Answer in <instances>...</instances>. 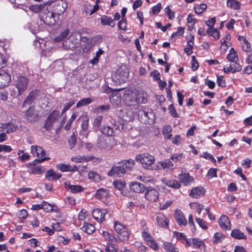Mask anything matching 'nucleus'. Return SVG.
Instances as JSON below:
<instances>
[{"instance_id":"nucleus-1","label":"nucleus","mask_w":252,"mask_h":252,"mask_svg":"<svg viewBox=\"0 0 252 252\" xmlns=\"http://www.w3.org/2000/svg\"><path fill=\"white\" fill-rule=\"evenodd\" d=\"M49 5L46 4H36L32 5L29 6V9L34 13H38L41 11L40 15V19L45 24L51 26L55 24L54 14L50 12L49 9L51 8Z\"/></svg>"},{"instance_id":"nucleus-2","label":"nucleus","mask_w":252,"mask_h":252,"mask_svg":"<svg viewBox=\"0 0 252 252\" xmlns=\"http://www.w3.org/2000/svg\"><path fill=\"white\" fill-rule=\"evenodd\" d=\"M136 161L139 162L143 168L147 170H158L159 166L155 165V158L154 156L148 154H139L136 156Z\"/></svg>"},{"instance_id":"nucleus-3","label":"nucleus","mask_w":252,"mask_h":252,"mask_svg":"<svg viewBox=\"0 0 252 252\" xmlns=\"http://www.w3.org/2000/svg\"><path fill=\"white\" fill-rule=\"evenodd\" d=\"M114 229L117 233V239L116 242L120 243L127 241L129 238L130 232L125 225L118 221H114Z\"/></svg>"},{"instance_id":"nucleus-4","label":"nucleus","mask_w":252,"mask_h":252,"mask_svg":"<svg viewBox=\"0 0 252 252\" xmlns=\"http://www.w3.org/2000/svg\"><path fill=\"white\" fill-rule=\"evenodd\" d=\"M128 75L129 72L126 67L125 66H121L113 74L112 78L117 83H122L127 80Z\"/></svg>"},{"instance_id":"nucleus-5","label":"nucleus","mask_w":252,"mask_h":252,"mask_svg":"<svg viewBox=\"0 0 252 252\" xmlns=\"http://www.w3.org/2000/svg\"><path fill=\"white\" fill-rule=\"evenodd\" d=\"M67 7V3L65 1L63 0H59L53 3V12L54 14L58 15L63 14L66 10ZM51 12V11H50ZM55 19L56 20V18Z\"/></svg>"},{"instance_id":"nucleus-6","label":"nucleus","mask_w":252,"mask_h":252,"mask_svg":"<svg viewBox=\"0 0 252 252\" xmlns=\"http://www.w3.org/2000/svg\"><path fill=\"white\" fill-rule=\"evenodd\" d=\"M15 83L18 91V94L20 95L27 89L28 80L25 77L19 76L17 77Z\"/></svg>"},{"instance_id":"nucleus-7","label":"nucleus","mask_w":252,"mask_h":252,"mask_svg":"<svg viewBox=\"0 0 252 252\" xmlns=\"http://www.w3.org/2000/svg\"><path fill=\"white\" fill-rule=\"evenodd\" d=\"M146 189V192L145 194L146 199L151 202L157 201L159 197L158 190L151 187H148Z\"/></svg>"},{"instance_id":"nucleus-8","label":"nucleus","mask_w":252,"mask_h":252,"mask_svg":"<svg viewBox=\"0 0 252 252\" xmlns=\"http://www.w3.org/2000/svg\"><path fill=\"white\" fill-rule=\"evenodd\" d=\"M138 115L144 119L145 122L149 124H153L155 120V115L151 110H146L145 109L140 110Z\"/></svg>"},{"instance_id":"nucleus-9","label":"nucleus","mask_w":252,"mask_h":252,"mask_svg":"<svg viewBox=\"0 0 252 252\" xmlns=\"http://www.w3.org/2000/svg\"><path fill=\"white\" fill-rule=\"evenodd\" d=\"M60 115V111L59 110H54L47 117L44 127L46 129L51 128L53 123H55L56 120L58 118Z\"/></svg>"},{"instance_id":"nucleus-10","label":"nucleus","mask_w":252,"mask_h":252,"mask_svg":"<svg viewBox=\"0 0 252 252\" xmlns=\"http://www.w3.org/2000/svg\"><path fill=\"white\" fill-rule=\"evenodd\" d=\"M81 130L80 131V135L82 136V138L88 137L89 132L88 130L89 118L87 115H83L82 117Z\"/></svg>"},{"instance_id":"nucleus-11","label":"nucleus","mask_w":252,"mask_h":252,"mask_svg":"<svg viewBox=\"0 0 252 252\" xmlns=\"http://www.w3.org/2000/svg\"><path fill=\"white\" fill-rule=\"evenodd\" d=\"M126 172L125 167L123 166V164L120 163V166H114L108 172L109 176H118L122 177Z\"/></svg>"},{"instance_id":"nucleus-12","label":"nucleus","mask_w":252,"mask_h":252,"mask_svg":"<svg viewBox=\"0 0 252 252\" xmlns=\"http://www.w3.org/2000/svg\"><path fill=\"white\" fill-rule=\"evenodd\" d=\"M178 179L185 186H189L194 183V179L188 173H182L178 175Z\"/></svg>"},{"instance_id":"nucleus-13","label":"nucleus","mask_w":252,"mask_h":252,"mask_svg":"<svg viewBox=\"0 0 252 252\" xmlns=\"http://www.w3.org/2000/svg\"><path fill=\"white\" fill-rule=\"evenodd\" d=\"M129 187L132 191L137 193L144 192L146 189L144 185L137 182H131Z\"/></svg>"},{"instance_id":"nucleus-14","label":"nucleus","mask_w":252,"mask_h":252,"mask_svg":"<svg viewBox=\"0 0 252 252\" xmlns=\"http://www.w3.org/2000/svg\"><path fill=\"white\" fill-rule=\"evenodd\" d=\"M25 119L30 123L35 122L38 119V115L34 108L30 107L25 112Z\"/></svg>"},{"instance_id":"nucleus-15","label":"nucleus","mask_w":252,"mask_h":252,"mask_svg":"<svg viewBox=\"0 0 252 252\" xmlns=\"http://www.w3.org/2000/svg\"><path fill=\"white\" fill-rule=\"evenodd\" d=\"M107 211L104 209H95L93 212V216L97 221L101 222L105 220V215Z\"/></svg>"},{"instance_id":"nucleus-16","label":"nucleus","mask_w":252,"mask_h":252,"mask_svg":"<svg viewBox=\"0 0 252 252\" xmlns=\"http://www.w3.org/2000/svg\"><path fill=\"white\" fill-rule=\"evenodd\" d=\"M158 225L162 228H166L168 226L169 220L167 217L163 214H158L156 218Z\"/></svg>"},{"instance_id":"nucleus-17","label":"nucleus","mask_w":252,"mask_h":252,"mask_svg":"<svg viewBox=\"0 0 252 252\" xmlns=\"http://www.w3.org/2000/svg\"><path fill=\"white\" fill-rule=\"evenodd\" d=\"M175 219L179 225L185 226L187 224V220L183 213L178 209L175 211Z\"/></svg>"},{"instance_id":"nucleus-18","label":"nucleus","mask_w":252,"mask_h":252,"mask_svg":"<svg viewBox=\"0 0 252 252\" xmlns=\"http://www.w3.org/2000/svg\"><path fill=\"white\" fill-rule=\"evenodd\" d=\"M11 80L10 76L3 70H0V88L7 86Z\"/></svg>"},{"instance_id":"nucleus-19","label":"nucleus","mask_w":252,"mask_h":252,"mask_svg":"<svg viewBox=\"0 0 252 252\" xmlns=\"http://www.w3.org/2000/svg\"><path fill=\"white\" fill-rule=\"evenodd\" d=\"M26 166L30 169V172L33 174H41L45 170L43 166H36L33 163H27Z\"/></svg>"},{"instance_id":"nucleus-20","label":"nucleus","mask_w":252,"mask_h":252,"mask_svg":"<svg viewBox=\"0 0 252 252\" xmlns=\"http://www.w3.org/2000/svg\"><path fill=\"white\" fill-rule=\"evenodd\" d=\"M205 191V190L203 188L198 187L192 188L189 193V195L194 198H198L204 195Z\"/></svg>"},{"instance_id":"nucleus-21","label":"nucleus","mask_w":252,"mask_h":252,"mask_svg":"<svg viewBox=\"0 0 252 252\" xmlns=\"http://www.w3.org/2000/svg\"><path fill=\"white\" fill-rule=\"evenodd\" d=\"M0 128L1 131L9 133L15 131L18 129V126L12 123H1L0 124Z\"/></svg>"},{"instance_id":"nucleus-22","label":"nucleus","mask_w":252,"mask_h":252,"mask_svg":"<svg viewBox=\"0 0 252 252\" xmlns=\"http://www.w3.org/2000/svg\"><path fill=\"white\" fill-rule=\"evenodd\" d=\"M220 227L223 229L229 230L231 228V223L229 218L226 215H222L219 220Z\"/></svg>"},{"instance_id":"nucleus-23","label":"nucleus","mask_w":252,"mask_h":252,"mask_svg":"<svg viewBox=\"0 0 252 252\" xmlns=\"http://www.w3.org/2000/svg\"><path fill=\"white\" fill-rule=\"evenodd\" d=\"M95 197L96 198L104 202L107 200L109 197L108 190L107 189H100L96 191Z\"/></svg>"},{"instance_id":"nucleus-24","label":"nucleus","mask_w":252,"mask_h":252,"mask_svg":"<svg viewBox=\"0 0 252 252\" xmlns=\"http://www.w3.org/2000/svg\"><path fill=\"white\" fill-rule=\"evenodd\" d=\"M157 166H159V168L158 170L161 169L172 170L174 168V164L170 159H167L164 161H158L157 162Z\"/></svg>"},{"instance_id":"nucleus-25","label":"nucleus","mask_w":252,"mask_h":252,"mask_svg":"<svg viewBox=\"0 0 252 252\" xmlns=\"http://www.w3.org/2000/svg\"><path fill=\"white\" fill-rule=\"evenodd\" d=\"M57 167L62 172H74L78 170V167L76 165L71 166L69 164H58Z\"/></svg>"},{"instance_id":"nucleus-26","label":"nucleus","mask_w":252,"mask_h":252,"mask_svg":"<svg viewBox=\"0 0 252 252\" xmlns=\"http://www.w3.org/2000/svg\"><path fill=\"white\" fill-rule=\"evenodd\" d=\"M135 95H136V98H135V100H136V104L146 103L147 99L145 94L134 90L133 96H135Z\"/></svg>"},{"instance_id":"nucleus-27","label":"nucleus","mask_w":252,"mask_h":252,"mask_svg":"<svg viewBox=\"0 0 252 252\" xmlns=\"http://www.w3.org/2000/svg\"><path fill=\"white\" fill-rule=\"evenodd\" d=\"M97 145L98 147L105 150H109L111 149L109 145V141L105 139L103 137L100 136L97 141Z\"/></svg>"},{"instance_id":"nucleus-28","label":"nucleus","mask_w":252,"mask_h":252,"mask_svg":"<svg viewBox=\"0 0 252 252\" xmlns=\"http://www.w3.org/2000/svg\"><path fill=\"white\" fill-rule=\"evenodd\" d=\"M61 176V174L55 172L53 169L47 170L45 173V177L49 181H56L59 179Z\"/></svg>"},{"instance_id":"nucleus-29","label":"nucleus","mask_w":252,"mask_h":252,"mask_svg":"<svg viewBox=\"0 0 252 252\" xmlns=\"http://www.w3.org/2000/svg\"><path fill=\"white\" fill-rule=\"evenodd\" d=\"M65 188L69 190L72 193H77L83 190V188L80 185H72L68 182L64 183Z\"/></svg>"},{"instance_id":"nucleus-30","label":"nucleus","mask_w":252,"mask_h":252,"mask_svg":"<svg viewBox=\"0 0 252 252\" xmlns=\"http://www.w3.org/2000/svg\"><path fill=\"white\" fill-rule=\"evenodd\" d=\"M31 153L38 157H42L45 154L43 149L37 145H33L31 147Z\"/></svg>"},{"instance_id":"nucleus-31","label":"nucleus","mask_w":252,"mask_h":252,"mask_svg":"<svg viewBox=\"0 0 252 252\" xmlns=\"http://www.w3.org/2000/svg\"><path fill=\"white\" fill-rule=\"evenodd\" d=\"M162 181L165 185L170 188L179 189L181 187L180 183L176 180L164 179Z\"/></svg>"},{"instance_id":"nucleus-32","label":"nucleus","mask_w":252,"mask_h":252,"mask_svg":"<svg viewBox=\"0 0 252 252\" xmlns=\"http://www.w3.org/2000/svg\"><path fill=\"white\" fill-rule=\"evenodd\" d=\"M230 235L234 239L238 240L247 239V236L239 229H233L231 231Z\"/></svg>"},{"instance_id":"nucleus-33","label":"nucleus","mask_w":252,"mask_h":252,"mask_svg":"<svg viewBox=\"0 0 252 252\" xmlns=\"http://www.w3.org/2000/svg\"><path fill=\"white\" fill-rule=\"evenodd\" d=\"M227 59L231 62H238L239 58L236 51L233 48H231L226 57Z\"/></svg>"},{"instance_id":"nucleus-34","label":"nucleus","mask_w":252,"mask_h":252,"mask_svg":"<svg viewBox=\"0 0 252 252\" xmlns=\"http://www.w3.org/2000/svg\"><path fill=\"white\" fill-rule=\"evenodd\" d=\"M238 40L241 42L242 50L246 52H250L251 51L250 44L246 40V38L244 36H239Z\"/></svg>"},{"instance_id":"nucleus-35","label":"nucleus","mask_w":252,"mask_h":252,"mask_svg":"<svg viewBox=\"0 0 252 252\" xmlns=\"http://www.w3.org/2000/svg\"><path fill=\"white\" fill-rule=\"evenodd\" d=\"M227 6L234 10H239L241 8V3L236 0H227Z\"/></svg>"},{"instance_id":"nucleus-36","label":"nucleus","mask_w":252,"mask_h":252,"mask_svg":"<svg viewBox=\"0 0 252 252\" xmlns=\"http://www.w3.org/2000/svg\"><path fill=\"white\" fill-rule=\"evenodd\" d=\"M192 244L193 248H198L202 250L205 247L204 243L199 238H192Z\"/></svg>"},{"instance_id":"nucleus-37","label":"nucleus","mask_w":252,"mask_h":252,"mask_svg":"<svg viewBox=\"0 0 252 252\" xmlns=\"http://www.w3.org/2000/svg\"><path fill=\"white\" fill-rule=\"evenodd\" d=\"M123 166L125 167L126 171L127 170H131L135 165V161L133 159H129L128 160H123L121 163Z\"/></svg>"},{"instance_id":"nucleus-38","label":"nucleus","mask_w":252,"mask_h":252,"mask_svg":"<svg viewBox=\"0 0 252 252\" xmlns=\"http://www.w3.org/2000/svg\"><path fill=\"white\" fill-rule=\"evenodd\" d=\"M82 229L87 234H92L95 230V227L91 223H85Z\"/></svg>"},{"instance_id":"nucleus-39","label":"nucleus","mask_w":252,"mask_h":252,"mask_svg":"<svg viewBox=\"0 0 252 252\" xmlns=\"http://www.w3.org/2000/svg\"><path fill=\"white\" fill-rule=\"evenodd\" d=\"M102 235L106 241L109 242V243L113 241L116 242V240L117 239V237H115L108 231H103Z\"/></svg>"},{"instance_id":"nucleus-40","label":"nucleus","mask_w":252,"mask_h":252,"mask_svg":"<svg viewBox=\"0 0 252 252\" xmlns=\"http://www.w3.org/2000/svg\"><path fill=\"white\" fill-rule=\"evenodd\" d=\"M100 130L102 134L109 136H113L114 134L113 128L107 126H103Z\"/></svg>"},{"instance_id":"nucleus-41","label":"nucleus","mask_w":252,"mask_h":252,"mask_svg":"<svg viewBox=\"0 0 252 252\" xmlns=\"http://www.w3.org/2000/svg\"><path fill=\"white\" fill-rule=\"evenodd\" d=\"M88 178L90 180L94 181V182H99L101 180L100 175L95 171H91L89 172Z\"/></svg>"},{"instance_id":"nucleus-42","label":"nucleus","mask_w":252,"mask_h":252,"mask_svg":"<svg viewBox=\"0 0 252 252\" xmlns=\"http://www.w3.org/2000/svg\"><path fill=\"white\" fill-rule=\"evenodd\" d=\"M78 116V113L77 112H73L72 114L71 118L68 120L66 124L64 126V129L66 130H69L71 126L72 122L76 119Z\"/></svg>"},{"instance_id":"nucleus-43","label":"nucleus","mask_w":252,"mask_h":252,"mask_svg":"<svg viewBox=\"0 0 252 252\" xmlns=\"http://www.w3.org/2000/svg\"><path fill=\"white\" fill-rule=\"evenodd\" d=\"M225 238V235L220 232H217L215 233L213 238V242L215 244H218L222 242V241Z\"/></svg>"},{"instance_id":"nucleus-44","label":"nucleus","mask_w":252,"mask_h":252,"mask_svg":"<svg viewBox=\"0 0 252 252\" xmlns=\"http://www.w3.org/2000/svg\"><path fill=\"white\" fill-rule=\"evenodd\" d=\"M189 206L192 209L195 210L198 215L200 214L202 210L204 208L203 205L198 203H190Z\"/></svg>"},{"instance_id":"nucleus-45","label":"nucleus","mask_w":252,"mask_h":252,"mask_svg":"<svg viewBox=\"0 0 252 252\" xmlns=\"http://www.w3.org/2000/svg\"><path fill=\"white\" fill-rule=\"evenodd\" d=\"M206 8L207 5L204 3H202L199 5H196L194 6V11L196 14H201Z\"/></svg>"},{"instance_id":"nucleus-46","label":"nucleus","mask_w":252,"mask_h":252,"mask_svg":"<svg viewBox=\"0 0 252 252\" xmlns=\"http://www.w3.org/2000/svg\"><path fill=\"white\" fill-rule=\"evenodd\" d=\"M118 248L117 245L112 243H108L105 248L106 252H117Z\"/></svg>"},{"instance_id":"nucleus-47","label":"nucleus","mask_w":252,"mask_h":252,"mask_svg":"<svg viewBox=\"0 0 252 252\" xmlns=\"http://www.w3.org/2000/svg\"><path fill=\"white\" fill-rule=\"evenodd\" d=\"M101 23L103 25L111 26L113 23V20L111 17L103 16L100 18Z\"/></svg>"},{"instance_id":"nucleus-48","label":"nucleus","mask_w":252,"mask_h":252,"mask_svg":"<svg viewBox=\"0 0 252 252\" xmlns=\"http://www.w3.org/2000/svg\"><path fill=\"white\" fill-rule=\"evenodd\" d=\"M206 32L210 36L214 37L215 39L219 38V32L217 29H215L214 28H209Z\"/></svg>"},{"instance_id":"nucleus-49","label":"nucleus","mask_w":252,"mask_h":252,"mask_svg":"<svg viewBox=\"0 0 252 252\" xmlns=\"http://www.w3.org/2000/svg\"><path fill=\"white\" fill-rule=\"evenodd\" d=\"M146 243L151 249L155 251H158L159 249V247L157 241L153 238Z\"/></svg>"},{"instance_id":"nucleus-50","label":"nucleus","mask_w":252,"mask_h":252,"mask_svg":"<svg viewBox=\"0 0 252 252\" xmlns=\"http://www.w3.org/2000/svg\"><path fill=\"white\" fill-rule=\"evenodd\" d=\"M93 101V99L91 98H84L80 100L77 102L76 104L77 107H80L86 105L87 104H90Z\"/></svg>"},{"instance_id":"nucleus-51","label":"nucleus","mask_w":252,"mask_h":252,"mask_svg":"<svg viewBox=\"0 0 252 252\" xmlns=\"http://www.w3.org/2000/svg\"><path fill=\"white\" fill-rule=\"evenodd\" d=\"M134 93V90L131 91L130 94H127V96L126 97V101H129L130 103L128 104L129 105H135L136 103V100H135V98H136V95L135 96H133V94Z\"/></svg>"},{"instance_id":"nucleus-52","label":"nucleus","mask_w":252,"mask_h":252,"mask_svg":"<svg viewBox=\"0 0 252 252\" xmlns=\"http://www.w3.org/2000/svg\"><path fill=\"white\" fill-rule=\"evenodd\" d=\"M87 156H76L75 157H73L71 158V161L75 162H83L84 161H87Z\"/></svg>"},{"instance_id":"nucleus-53","label":"nucleus","mask_w":252,"mask_h":252,"mask_svg":"<svg viewBox=\"0 0 252 252\" xmlns=\"http://www.w3.org/2000/svg\"><path fill=\"white\" fill-rule=\"evenodd\" d=\"M48 205L49 206V204L45 201H44L41 204H35L33 205L32 207V210H38L40 209H45V206Z\"/></svg>"},{"instance_id":"nucleus-54","label":"nucleus","mask_w":252,"mask_h":252,"mask_svg":"<svg viewBox=\"0 0 252 252\" xmlns=\"http://www.w3.org/2000/svg\"><path fill=\"white\" fill-rule=\"evenodd\" d=\"M113 184L115 187L119 190L123 189L126 186L125 182L122 180L114 181Z\"/></svg>"},{"instance_id":"nucleus-55","label":"nucleus","mask_w":252,"mask_h":252,"mask_svg":"<svg viewBox=\"0 0 252 252\" xmlns=\"http://www.w3.org/2000/svg\"><path fill=\"white\" fill-rule=\"evenodd\" d=\"M35 93L32 92L30 93L26 100L24 101L23 106L25 105L26 104H31L32 101L35 98Z\"/></svg>"},{"instance_id":"nucleus-56","label":"nucleus","mask_w":252,"mask_h":252,"mask_svg":"<svg viewBox=\"0 0 252 252\" xmlns=\"http://www.w3.org/2000/svg\"><path fill=\"white\" fill-rule=\"evenodd\" d=\"M184 158L183 155L180 153H176L173 154L170 157V159L174 162L180 161Z\"/></svg>"},{"instance_id":"nucleus-57","label":"nucleus","mask_w":252,"mask_h":252,"mask_svg":"<svg viewBox=\"0 0 252 252\" xmlns=\"http://www.w3.org/2000/svg\"><path fill=\"white\" fill-rule=\"evenodd\" d=\"M175 247V246L173 244L169 242H164L163 244V249L167 252H171Z\"/></svg>"},{"instance_id":"nucleus-58","label":"nucleus","mask_w":252,"mask_h":252,"mask_svg":"<svg viewBox=\"0 0 252 252\" xmlns=\"http://www.w3.org/2000/svg\"><path fill=\"white\" fill-rule=\"evenodd\" d=\"M157 180L151 177L143 176L142 182L144 183H151L154 184L156 183Z\"/></svg>"},{"instance_id":"nucleus-59","label":"nucleus","mask_w":252,"mask_h":252,"mask_svg":"<svg viewBox=\"0 0 252 252\" xmlns=\"http://www.w3.org/2000/svg\"><path fill=\"white\" fill-rule=\"evenodd\" d=\"M110 109L109 105H102L97 107L96 111L98 113H102L104 111H108Z\"/></svg>"},{"instance_id":"nucleus-60","label":"nucleus","mask_w":252,"mask_h":252,"mask_svg":"<svg viewBox=\"0 0 252 252\" xmlns=\"http://www.w3.org/2000/svg\"><path fill=\"white\" fill-rule=\"evenodd\" d=\"M184 32V28L182 27H179L178 29V31L176 32H173L171 36V38H174L176 36H180L183 34Z\"/></svg>"},{"instance_id":"nucleus-61","label":"nucleus","mask_w":252,"mask_h":252,"mask_svg":"<svg viewBox=\"0 0 252 252\" xmlns=\"http://www.w3.org/2000/svg\"><path fill=\"white\" fill-rule=\"evenodd\" d=\"M142 236L146 243L153 238L150 233L145 230L142 232Z\"/></svg>"},{"instance_id":"nucleus-62","label":"nucleus","mask_w":252,"mask_h":252,"mask_svg":"<svg viewBox=\"0 0 252 252\" xmlns=\"http://www.w3.org/2000/svg\"><path fill=\"white\" fill-rule=\"evenodd\" d=\"M196 221L202 228L204 229H207L208 228L206 222L202 219L200 218H197L196 219Z\"/></svg>"},{"instance_id":"nucleus-63","label":"nucleus","mask_w":252,"mask_h":252,"mask_svg":"<svg viewBox=\"0 0 252 252\" xmlns=\"http://www.w3.org/2000/svg\"><path fill=\"white\" fill-rule=\"evenodd\" d=\"M164 11L169 19H172L175 17V13L170 9L169 6H167Z\"/></svg>"},{"instance_id":"nucleus-64","label":"nucleus","mask_w":252,"mask_h":252,"mask_svg":"<svg viewBox=\"0 0 252 252\" xmlns=\"http://www.w3.org/2000/svg\"><path fill=\"white\" fill-rule=\"evenodd\" d=\"M168 110L172 116H173L174 118L178 117V115L176 112V109L172 104H171L169 106Z\"/></svg>"}]
</instances>
